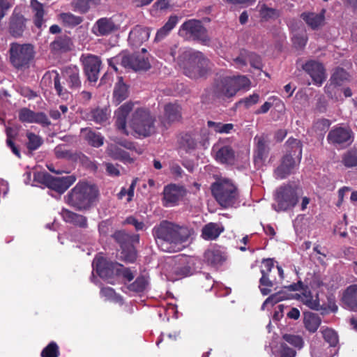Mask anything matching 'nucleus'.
<instances>
[{"instance_id": "nucleus-1", "label": "nucleus", "mask_w": 357, "mask_h": 357, "mask_svg": "<svg viewBox=\"0 0 357 357\" xmlns=\"http://www.w3.org/2000/svg\"><path fill=\"white\" fill-rule=\"evenodd\" d=\"M153 235L162 250L176 252L182 250L181 244L188 240L190 232L187 227L162 220L154 227Z\"/></svg>"}, {"instance_id": "nucleus-2", "label": "nucleus", "mask_w": 357, "mask_h": 357, "mask_svg": "<svg viewBox=\"0 0 357 357\" xmlns=\"http://www.w3.org/2000/svg\"><path fill=\"white\" fill-rule=\"evenodd\" d=\"M209 60L199 51L187 50L178 57V64L183 73L191 79L204 77L209 71Z\"/></svg>"}, {"instance_id": "nucleus-3", "label": "nucleus", "mask_w": 357, "mask_h": 357, "mask_svg": "<svg viewBox=\"0 0 357 357\" xmlns=\"http://www.w3.org/2000/svg\"><path fill=\"white\" fill-rule=\"evenodd\" d=\"M286 153L282 157L280 165L274 169L277 179H284L291 175L302 158L303 144L299 139L289 138L285 143Z\"/></svg>"}, {"instance_id": "nucleus-4", "label": "nucleus", "mask_w": 357, "mask_h": 357, "mask_svg": "<svg viewBox=\"0 0 357 357\" xmlns=\"http://www.w3.org/2000/svg\"><path fill=\"white\" fill-rule=\"evenodd\" d=\"M99 191L94 185L79 182L68 193L67 203L75 210L84 211L89 210L98 199Z\"/></svg>"}, {"instance_id": "nucleus-5", "label": "nucleus", "mask_w": 357, "mask_h": 357, "mask_svg": "<svg viewBox=\"0 0 357 357\" xmlns=\"http://www.w3.org/2000/svg\"><path fill=\"white\" fill-rule=\"evenodd\" d=\"M250 79L245 75L226 77L216 80L212 88L214 96L218 98H231L243 89L249 87Z\"/></svg>"}, {"instance_id": "nucleus-6", "label": "nucleus", "mask_w": 357, "mask_h": 357, "mask_svg": "<svg viewBox=\"0 0 357 357\" xmlns=\"http://www.w3.org/2000/svg\"><path fill=\"white\" fill-rule=\"evenodd\" d=\"M212 195L217 202L224 208L232 206L238 197V190L231 180L220 178L211 186Z\"/></svg>"}, {"instance_id": "nucleus-7", "label": "nucleus", "mask_w": 357, "mask_h": 357, "mask_svg": "<svg viewBox=\"0 0 357 357\" xmlns=\"http://www.w3.org/2000/svg\"><path fill=\"white\" fill-rule=\"evenodd\" d=\"M155 118L149 109L146 108H137L132 114L129 121L132 130L139 136L147 137L155 132Z\"/></svg>"}, {"instance_id": "nucleus-8", "label": "nucleus", "mask_w": 357, "mask_h": 357, "mask_svg": "<svg viewBox=\"0 0 357 357\" xmlns=\"http://www.w3.org/2000/svg\"><path fill=\"white\" fill-rule=\"evenodd\" d=\"M178 35L183 39L198 40L206 43L210 40L207 30L200 20L190 19L184 22L179 28Z\"/></svg>"}, {"instance_id": "nucleus-9", "label": "nucleus", "mask_w": 357, "mask_h": 357, "mask_svg": "<svg viewBox=\"0 0 357 357\" xmlns=\"http://www.w3.org/2000/svg\"><path fill=\"white\" fill-rule=\"evenodd\" d=\"M277 211H287L294 208L298 202L296 189L291 185L284 184L277 188L275 195Z\"/></svg>"}, {"instance_id": "nucleus-10", "label": "nucleus", "mask_w": 357, "mask_h": 357, "mask_svg": "<svg viewBox=\"0 0 357 357\" xmlns=\"http://www.w3.org/2000/svg\"><path fill=\"white\" fill-rule=\"evenodd\" d=\"M327 141L337 149L346 148L354 142V133L349 128L336 126L328 132Z\"/></svg>"}, {"instance_id": "nucleus-11", "label": "nucleus", "mask_w": 357, "mask_h": 357, "mask_svg": "<svg viewBox=\"0 0 357 357\" xmlns=\"http://www.w3.org/2000/svg\"><path fill=\"white\" fill-rule=\"evenodd\" d=\"M79 60L87 80L90 82H96L102 65L100 58L91 54H83Z\"/></svg>"}, {"instance_id": "nucleus-12", "label": "nucleus", "mask_w": 357, "mask_h": 357, "mask_svg": "<svg viewBox=\"0 0 357 357\" xmlns=\"http://www.w3.org/2000/svg\"><path fill=\"white\" fill-rule=\"evenodd\" d=\"M116 59L120 60L123 67L134 71L147 70L151 68L148 57L139 52L123 54Z\"/></svg>"}, {"instance_id": "nucleus-13", "label": "nucleus", "mask_w": 357, "mask_h": 357, "mask_svg": "<svg viewBox=\"0 0 357 357\" xmlns=\"http://www.w3.org/2000/svg\"><path fill=\"white\" fill-rule=\"evenodd\" d=\"M95 268L97 274L110 284H114L110 280L118 275L119 263L108 261L103 257L95 259Z\"/></svg>"}, {"instance_id": "nucleus-14", "label": "nucleus", "mask_w": 357, "mask_h": 357, "mask_svg": "<svg viewBox=\"0 0 357 357\" xmlns=\"http://www.w3.org/2000/svg\"><path fill=\"white\" fill-rule=\"evenodd\" d=\"M162 204L165 207L174 206L184 197L186 190L183 186L176 184H169L163 190Z\"/></svg>"}, {"instance_id": "nucleus-15", "label": "nucleus", "mask_w": 357, "mask_h": 357, "mask_svg": "<svg viewBox=\"0 0 357 357\" xmlns=\"http://www.w3.org/2000/svg\"><path fill=\"white\" fill-rule=\"evenodd\" d=\"M121 28L113 17H101L98 20L92 28V32L96 36H107L118 31Z\"/></svg>"}, {"instance_id": "nucleus-16", "label": "nucleus", "mask_w": 357, "mask_h": 357, "mask_svg": "<svg viewBox=\"0 0 357 357\" xmlns=\"http://www.w3.org/2000/svg\"><path fill=\"white\" fill-rule=\"evenodd\" d=\"M212 150L215 153V159L217 162L227 165H234L235 151L231 146L223 144L219 142L214 144Z\"/></svg>"}, {"instance_id": "nucleus-17", "label": "nucleus", "mask_w": 357, "mask_h": 357, "mask_svg": "<svg viewBox=\"0 0 357 357\" xmlns=\"http://www.w3.org/2000/svg\"><path fill=\"white\" fill-rule=\"evenodd\" d=\"M302 68L310 76L315 84H321L326 79L325 68L319 61H307L302 66Z\"/></svg>"}, {"instance_id": "nucleus-18", "label": "nucleus", "mask_w": 357, "mask_h": 357, "mask_svg": "<svg viewBox=\"0 0 357 357\" xmlns=\"http://www.w3.org/2000/svg\"><path fill=\"white\" fill-rule=\"evenodd\" d=\"M62 75L68 88L72 91H78L82 86V79L79 68L76 66H70L64 68Z\"/></svg>"}, {"instance_id": "nucleus-19", "label": "nucleus", "mask_w": 357, "mask_h": 357, "mask_svg": "<svg viewBox=\"0 0 357 357\" xmlns=\"http://www.w3.org/2000/svg\"><path fill=\"white\" fill-rule=\"evenodd\" d=\"M76 181L74 175L55 177L51 175L47 188L59 194L66 192Z\"/></svg>"}, {"instance_id": "nucleus-20", "label": "nucleus", "mask_w": 357, "mask_h": 357, "mask_svg": "<svg viewBox=\"0 0 357 357\" xmlns=\"http://www.w3.org/2000/svg\"><path fill=\"white\" fill-rule=\"evenodd\" d=\"M132 108L133 103L131 102H128L122 105L115 112V126L119 130L126 135H128L126 130L127 116L132 110Z\"/></svg>"}, {"instance_id": "nucleus-21", "label": "nucleus", "mask_w": 357, "mask_h": 357, "mask_svg": "<svg viewBox=\"0 0 357 357\" xmlns=\"http://www.w3.org/2000/svg\"><path fill=\"white\" fill-rule=\"evenodd\" d=\"M81 137L91 146L99 148L104 144L105 138L101 133L91 128H83L80 130Z\"/></svg>"}, {"instance_id": "nucleus-22", "label": "nucleus", "mask_w": 357, "mask_h": 357, "mask_svg": "<svg viewBox=\"0 0 357 357\" xmlns=\"http://www.w3.org/2000/svg\"><path fill=\"white\" fill-rule=\"evenodd\" d=\"M63 220L75 227L86 229L88 227V219L86 216L75 213L66 208H63L61 212Z\"/></svg>"}, {"instance_id": "nucleus-23", "label": "nucleus", "mask_w": 357, "mask_h": 357, "mask_svg": "<svg viewBox=\"0 0 357 357\" xmlns=\"http://www.w3.org/2000/svg\"><path fill=\"white\" fill-rule=\"evenodd\" d=\"M256 150L255 151L254 161L256 165H262L268 157L269 149L264 135L256 136Z\"/></svg>"}, {"instance_id": "nucleus-24", "label": "nucleus", "mask_w": 357, "mask_h": 357, "mask_svg": "<svg viewBox=\"0 0 357 357\" xmlns=\"http://www.w3.org/2000/svg\"><path fill=\"white\" fill-rule=\"evenodd\" d=\"M111 237L120 246L121 249L132 243H138L139 241L138 234H130L123 229L116 230Z\"/></svg>"}, {"instance_id": "nucleus-25", "label": "nucleus", "mask_w": 357, "mask_h": 357, "mask_svg": "<svg viewBox=\"0 0 357 357\" xmlns=\"http://www.w3.org/2000/svg\"><path fill=\"white\" fill-rule=\"evenodd\" d=\"M342 302L348 310L357 312V284L347 287L343 292Z\"/></svg>"}, {"instance_id": "nucleus-26", "label": "nucleus", "mask_w": 357, "mask_h": 357, "mask_svg": "<svg viewBox=\"0 0 357 357\" xmlns=\"http://www.w3.org/2000/svg\"><path fill=\"white\" fill-rule=\"evenodd\" d=\"M181 107L176 103H168L165 105L164 108V119L162 123H171L179 121L181 119Z\"/></svg>"}, {"instance_id": "nucleus-27", "label": "nucleus", "mask_w": 357, "mask_h": 357, "mask_svg": "<svg viewBox=\"0 0 357 357\" xmlns=\"http://www.w3.org/2000/svg\"><path fill=\"white\" fill-rule=\"evenodd\" d=\"M9 30L14 37L22 36V11L20 8L16 7L13 10L10 20Z\"/></svg>"}, {"instance_id": "nucleus-28", "label": "nucleus", "mask_w": 357, "mask_h": 357, "mask_svg": "<svg viewBox=\"0 0 357 357\" xmlns=\"http://www.w3.org/2000/svg\"><path fill=\"white\" fill-rule=\"evenodd\" d=\"M204 261L207 264L216 267L221 266L227 259L225 253L217 248L208 249L204 254Z\"/></svg>"}, {"instance_id": "nucleus-29", "label": "nucleus", "mask_w": 357, "mask_h": 357, "mask_svg": "<svg viewBox=\"0 0 357 357\" xmlns=\"http://www.w3.org/2000/svg\"><path fill=\"white\" fill-rule=\"evenodd\" d=\"M224 230V227L221 224L209 222L205 225L202 229L201 236L203 239L206 241L215 240Z\"/></svg>"}, {"instance_id": "nucleus-30", "label": "nucleus", "mask_w": 357, "mask_h": 357, "mask_svg": "<svg viewBox=\"0 0 357 357\" xmlns=\"http://www.w3.org/2000/svg\"><path fill=\"white\" fill-rule=\"evenodd\" d=\"M107 153L112 159L119 160L125 164H131L134 162L129 153L122 149L118 144L108 146Z\"/></svg>"}, {"instance_id": "nucleus-31", "label": "nucleus", "mask_w": 357, "mask_h": 357, "mask_svg": "<svg viewBox=\"0 0 357 357\" xmlns=\"http://www.w3.org/2000/svg\"><path fill=\"white\" fill-rule=\"evenodd\" d=\"M36 123L44 127L51 124L47 116L44 112H35L29 109L24 108V122Z\"/></svg>"}, {"instance_id": "nucleus-32", "label": "nucleus", "mask_w": 357, "mask_h": 357, "mask_svg": "<svg viewBox=\"0 0 357 357\" xmlns=\"http://www.w3.org/2000/svg\"><path fill=\"white\" fill-rule=\"evenodd\" d=\"M73 43L71 38L66 36H61L51 43L50 47L52 52L55 53H64L71 50Z\"/></svg>"}, {"instance_id": "nucleus-33", "label": "nucleus", "mask_w": 357, "mask_h": 357, "mask_svg": "<svg viewBox=\"0 0 357 357\" xmlns=\"http://www.w3.org/2000/svg\"><path fill=\"white\" fill-rule=\"evenodd\" d=\"M150 34V28L137 25L130 31L129 40L135 43L136 45H141L149 40Z\"/></svg>"}, {"instance_id": "nucleus-34", "label": "nucleus", "mask_w": 357, "mask_h": 357, "mask_svg": "<svg viewBox=\"0 0 357 357\" xmlns=\"http://www.w3.org/2000/svg\"><path fill=\"white\" fill-rule=\"evenodd\" d=\"M111 111L109 107H97L91 109L87 114L89 120L94 121L96 123L104 124L110 116Z\"/></svg>"}, {"instance_id": "nucleus-35", "label": "nucleus", "mask_w": 357, "mask_h": 357, "mask_svg": "<svg viewBox=\"0 0 357 357\" xmlns=\"http://www.w3.org/2000/svg\"><path fill=\"white\" fill-rule=\"evenodd\" d=\"M180 264L173 269V275L176 280L182 279L188 277L192 274V269L186 257H179Z\"/></svg>"}, {"instance_id": "nucleus-36", "label": "nucleus", "mask_w": 357, "mask_h": 357, "mask_svg": "<svg viewBox=\"0 0 357 357\" xmlns=\"http://www.w3.org/2000/svg\"><path fill=\"white\" fill-rule=\"evenodd\" d=\"M302 291L301 295L298 294H296V297L300 298L303 303L309 308L314 310H319L320 305L318 295H317L316 298L314 299L312 294L307 286H305Z\"/></svg>"}, {"instance_id": "nucleus-37", "label": "nucleus", "mask_w": 357, "mask_h": 357, "mask_svg": "<svg viewBox=\"0 0 357 357\" xmlns=\"http://www.w3.org/2000/svg\"><path fill=\"white\" fill-rule=\"evenodd\" d=\"M324 10H322L321 13H303L301 17L309 26L315 30L324 23Z\"/></svg>"}, {"instance_id": "nucleus-38", "label": "nucleus", "mask_w": 357, "mask_h": 357, "mask_svg": "<svg viewBox=\"0 0 357 357\" xmlns=\"http://www.w3.org/2000/svg\"><path fill=\"white\" fill-rule=\"evenodd\" d=\"M178 22V17L176 15H171L167 22L157 31L154 41L160 42L167 36L171 31L176 26Z\"/></svg>"}, {"instance_id": "nucleus-39", "label": "nucleus", "mask_w": 357, "mask_h": 357, "mask_svg": "<svg viewBox=\"0 0 357 357\" xmlns=\"http://www.w3.org/2000/svg\"><path fill=\"white\" fill-rule=\"evenodd\" d=\"M10 53V61L12 65L17 68H22V45L17 43H13L10 44V48L9 50Z\"/></svg>"}, {"instance_id": "nucleus-40", "label": "nucleus", "mask_w": 357, "mask_h": 357, "mask_svg": "<svg viewBox=\"0 0 357 357\" xmlns=\"http://www.w3.org/2000/svg\"><path fill=\"white\" fill-rule=\"evenodd\" d=\"M128 97V87L123 82V77L119 78L113 92V101L116 105L120 104Z\"/></svg>"}, {"instance_id": "nucleus-41", "label": "nucleus", "mask_w": 357, "mask_h": 357, "mask_svg": "<svg viewBox=\"0 0 357 357\" xmlns=\"http://www.w3.org/2000/svg\"><path fill=\"white\" fill-rule=\"evenodd\" d=\"M303 324L305 328L310 333H315L321 324V317L315 313H304Z\"/></svg>"}, {"instance_id": "nucleus-42", "label": "nucleus", "mask_w": 357, "mask_h": 357, "mask_svg": "<svg viewBox=\"0 0 357 357\" xmlns=\"http://www.w3.org/2000/svg\"><path fill=\"white\" fill-rule=\"evenodd\" d=\"M341 162L347 168L357 169V147L356 146L342 153Z\"/></svg>"}, {"instance_id": "nucleus-43", "label": "nucleus", "mask_w": 357, "mask_h": 357, "mask_svg": "<svg viewBox=\"0 0 357 357\" xmlns=\"http://www.w3.org/2000/svg\"><path fill=\"white\" fill-rule=\"evenodd\" d=\"M63 25L66 27L73 28L83 22V17L75 15L71 13H61L58 16Z\"/></svg>"}, {"instance_id": "nucleus-44", "label": "nucleus", "mask_w": 357, "mask_h": 357, "mask_svg": "<svg viewBox=\"0 0 357 357\" xmlns=\"http://www.w3.org/2000/svg\"><path fill=\"white\" fill-rule=\"evenodd\" d=\"M179 148L190 152L195 149L197 146V140L195 137L190 133H184L181 135L178 140Z\"/></svg>"}, {"instance_id": "nucleus-45", "label": "nucleus", "mask_w": 357, "mask_h": 357, "mask_svg": "<svg viewBox=\"0 0 357 357\" xmlns=\"http://www.w3.org/2000/svg\"><path fill=\"white\" fill-rule=\"evenodd\" d=\"M26 136L27 137L26 147L28 150V153L31 155L33 151L41 146L43 144V139L40 136L30 131L26 132Z\"/></svg>"}, {"instance_id": "nucleus-46", "label": "nucleus", "mask_w": 357, "mask_h": 357, "mask_svg": "<svg viewBox=\"0 0 357 357\" xmlns=\"http://www.w3.org/2000/svg\"><path fill=\"white\" fill-rule=\"evenodd\" d=\"M31 6L33 11L35 13L34 15V24L35 26L40 29L44 22V8L42 3L38 2L37 0L31 1Z\"/></svg>"}, {"instance_id": "nucleus-47", "label": "nucleus", "mask_w": 357, "mask_h": 357, "mask_svg": "<svg viewBox=\"0 0 357 357\" xmlns=\"http://www.w3.org/2000/svg\"><path fill=\"white\" fill-rule=\"evenodd\" d=\"M148 284V277L144 275H140L135 279V280L132 283L130 284L128 286V289L130 291H133L135 293H142L146 290Z\"/></svg>"}, {"instance_id": "nucleus-48", "label": "nucleus", "mask_w": 357, "mask_h": 357, "mask_svg": "<svg viewBox=\"0 0 357 357\" xmlns=\"http://www.w3.org/2000/svg\"><path fill=\"white\" fill-rule=\"evenodd\" d=\"M100 0H74L72 2V6L75 11L84 14L89 10L91 4L96 6L100 3Z\"/></svg>"}, {"instance_id": "nucleus-49", "label": "nucleus", "mask_w": 357, "mask_h": 357, "mask_svg": "<svg viewBox=\"0 0 357 357\" xmlns=\"http://www.w3.org/2000/svg\"><path fill=\"white\" fill-rule=\"evenodd\" d=\"M121 257L126 263H134L136 261L137 252L134 243L121 248Z\"/></svg>"}, {"instance_id": "nucleus-50", "label": "nucleus", "mask_w": 357, "mask_h": 357, "mask_svg": "<svg viewBox=\"0 0 357 357\" xmlns=\"http://www.w3.org/2000/svg\"><path fill=\"white\" fill-rule=\"evenodd\" d=\"M349 73L342 68H337L331 77V84L340 86L344 81L349 79Z\"/></svg>"}, {"instance_id": "nucleus-51", "label": "nucleus", "mask_w": 357, "mask_h": 357, "mask_svg": "<svg viewBox=\"0 0 357 357\" xmlns=\"http://www.w3.org/2000/svg\"><path fill=\"white\" fill-rule=\"evenodd\" d=\"M259 15L262 20L268 21L278 18L280 13L275 8H269L266 4H263L259 10Z\"/></svg>"}, {"instance_id": "nucleus-52", "label": "nucleus", "mask_w": 357, "mask_h": 357, "mask_svg": "<svg viewBox=\"0 0 357 357\" xmlns=\"http://www.w3.org/2000/svg\"><path fill=\"white\" fill-rule=\"evenodd\" d=\"M321 333L324 340L329 344L331 347H335L338 343V336L337 333L328 327H322Z\"/></svg>"}, {"instance_id": "nucleus-53", "label": "nucleus", "mask_w": 357, "mask_h": 357, "mask_svg": "<svg viewBox=\"0 0 357 357\" xmlns=\"http://www.w3.org/2000/svg\"><path fill=\"white\" fill-rule=\"evenodd\" d=\"M59 347L54 341L50 342L43 349L40 353L41 357H59Z\"/></svg>"}, {"instance_id": "nucleus-54", "label": "nucleus", "mask_w": 357, "mask_h": 357, "mask_svg": "<svg viewBox=\"0 0 357 357\" xmlns=\"http://www.w3.org/2000/svg\"><path fill=\"white\" fill-rule=\"evenodd\" d=\"M207 125L208 128H213L215 132L219 133H229L234 128L232 123H222L212 121H208Z\"/></svg>"}, {"instance_id": "nucleus-55", "label": "nucleus", "mask_w": 357, "mask_h": 357, "mask_svg": "<svg viewBox=\"0 0 357 357\" xmlns=\"http://www.w3.org/2000/svg\"><path fill=\"white\" fill-rule=\"evenodd\" d=\"M282 340L297 349H302L304 345L303 339L298 335L286 333L282 335Z\"/></svg>"}, {"instance_id": "nucleus-56", "label": "nucleus", "mask_w": 357, "mask_h": 357, "mask_svg": "<svg viewBox=\"0 0 357 357\" xmlns=\"http://www.w3.org/2000/svg\"><path fill=\"white\" fill-rule=\"evenodd\" d=\"M290 296L284 290H281L278 292L271 294L264 301V305L271 304L272 305L284 300L289 299Z\"/></svg>"}, {"instance_id": "nucleus-57", "label": "nucleus", "mask_w": 357, "mask_h": 357, "mask_svg": "<svg viewBox=\"0 0 357 357\" xmlns=\"http://www.w3.org/2000/svg\"><path fill=\"white\" fill-rule=\"evenodd\" d=\"M35 57L34 47L31 44H24V68L29 67Z\"/></svg>"}, {"instance_id": "nucleus-58", "label": "nucleus", "mask_w": 357, "mask_h": 357, "mask_svg": "<svg viewBox=\"0 0 357 357\" xmlns=\"http://www.w3.org/2000/svg\"><path fill=\"white\" fill-rule=\"evenodd\" d=\"M307 36L305 31L301 33L294 34L292 37V43L294 47L298 50H302L306 45Z\"/></svg>"}, {"instance_id": "nucleus-59", "label": "nucleus", "mask_w": 357, "mask_h": 357, "mask_svg": "<svg viewBox=\"0 0 357 357\" xmlns=\"http://www.w3.org/2000/svg\"><path fill=\"white\" fill-rule=\"evenodd\" d=\"M33 183H31L32 185H36V183H41L47 187L51 174L47 172H33Z\"/></svg>"}, {"instance_id": "nucleus-60", "label": "nucleus", "mask_w": 357, "mask_h": 357, "mask_svg": "<svg viewBox=\"0 0 357 357\" xmlns=\"http://www.w3.org/2000/svg\"><path fill=\"white\" fill-rule=\"evenodd\" d=\"M273 277L266 276L265 275H261V277L259 280V283L261 286L266 287H261L260 291L264 296H266L270 294L271 289L269 288L273 287L274 283L272 279Z\"/></svg>"}, {"instance_id": "nucleus-61", "label": "nucleus", "mask_w": 357, "mask_h": 357, "mask_svg": "<svg viewBox=\"0 0 357 357\" xmlns=\"http://www.w3.org/2000/svg\"><path fill=\"white\" fill-rule=\"evenodd\" d=\"M54 89L56 91V94L63 99H68L69 96V92L67 89L63 87L61 84L60 77L58 73L56 74V76L54 78Z\"/></svg>"}, {"instance_id": "nucleus-62", "label": "nucleus", "mask_w": 357, "mask_h": 357, "mask_svg": "<svg viewBox=\"0 0 357 357\" xmlns=\"http://www.w3.org/2000/svg\"><path fill=\"white\" fill-rule=\"evenodd\" d=\"M247 59L250 66L256 69H261L263 64L261 56L254 52H249L247 54Z\"/></svg>"}, {"instance_id": "nucleus-63", "label": "nucleus", "mask_w": 357, "mask_h": 357, "mask_svg": "<svg viewBox=\"0 0 357 357\" xmlns=\"http://www.w3.org/2000/svg\"><path fill=\"white\" fill-rule=\"evenodd\" d=\"M259 100V95L258 93H253L248 97L241 99L238 104H243L246 109L250 108L251 106L257 104Z\"/></svg>"}, {"instance_id": "nucleus-64", "label": "nucleus", "mask_w": 357, "mask_h": 357, "mask_svg": "<svg viewBox=\"0 0 357 357\" xmlns=\"http://www.w3.org/2000/svg\"><path fill=\"white\" fill-rule=\"evenodd\" d=\"M279 357H295L296 351L290 348L286 343H281L278 351Z\"/></svg>"}]
</instances>
